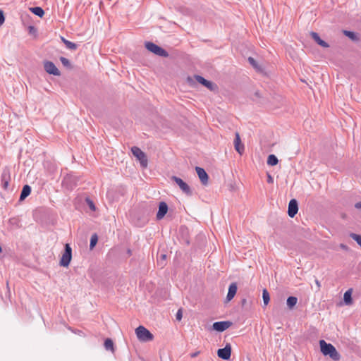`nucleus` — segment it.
Wrapping results in <instances>:
<instances>
[{
	"instance_id": "f257e3e1",
	"label": "nucleus",
	"mask_w": 361,
	"mask_h": 361,
	"mask_svg": "<svg viewBox=\"0 0 361 361\" xmlns=\"http://www.w3.org/2000/svg\"><path fill=\"white\" fill-rule=\"evenodd\" d=\"M319 346L323 355L329 356L334 361H338L341 359V355L331 343H326L324 340H320Z\"/></svg>"
},
{
	"instance_id": "f03ea898",
	"label": "nucleus",
	"mask_w": 361,
	"mask_h": 361,
	"mask_svg": "<svg viewBox=\"0 0 361 361\" xmlns=\"http://www.w3.org/2000/svg\"><path fill=\"white\" fill-rule=\"evenodd\" d=\"M79 178L73 173H68L63 176L61 185L68 190H73L77 185Z\"/></svg>"
},
{
	"instance_id": "7ed1b4c3",
	"label": "nucleus",
	"mask_w": 361,
	"mask_h": 361,
	"mask_svg": "<svg viewBox=\"0 0 361 361\" xmlns=\"http://www.w3.org/2000/svg\"><path fill=\"white\" fill-rule=\"evenodd\" d=\"M145 47L149 51L153 53L154 54L166 58L169 56L168 51L165 50L161 47L154 44L152 42H146L145 43Z\"/></svg>"
},
{
	"instance_id": "20e7f679",
	"label": "nucleus",
	"mask_w": 361,
	"mask_h": 361,
	"mask_svg": "<svg viewBox=\"0 0 361 361\" xmlns=\"http://www.w3.org/2000/svg\"><path fill=\"white\" fill-rule=\"evenodd\" d=\"M72 259V248L69 243L64 245L63 252L59 261V265L63 267H68Z\"/></svg>"
},
{
	"instance_id": "39448f33",
	"label": "nucleus",
	"mask_w": 361,
	"mask_h": 361,
	"mask_svg": "<svg viewBox=\"0 0 361 361\" xmlns=\"http://www.w3.org/2000/svg\"><path fill=\"white\" fill-rule=\"evenodd\" d=\"M135 334L140 341L147 342L154 338L153 334L145 326H139L135 329Z\"/></svg>"
},
{
	"instance_id": "423d86ee",
	"label": "nucleus",
	"mask_w": 361,
	"mask_h": 361,
	"mask_svg": "<svg viewBox=\"0 0 361 361\" xmlns=\"http://www.w3.org/2000/svg\"><path fill=\"white\" fill-rule=\"evenodd\" d=\"M171 179L174 181L180 188V189L182 190L183 193H185L188 196H192V190L190 188V187L188 185L187 183H185L184 180H183L180 178L173 176H171Z\"/></svg>"
},
{
	"instance_id": "0eeeda50",
	"label": "nucleus",
	"mask_w": 361,
	"mask_h": 361,
	"mask_svg": "<svg viewBox=\"0 0 361 361\" xmlns=\"http://www.w3.org/2000/svg\"><path fill=\"white\" fill-rule=\"evenodd\" d=\"M194 78L200 84H201L204 87H207L210 91H212L214 92L218 91L219 87H218L217 85L215 84L214 82L205 79L204 77H202V75H195Z\"/></svg>"
},
{
	"instance_id": "6e6552de",
	"label": "nucleus",
	"mask_w": 361,
	"mask_h": 361,
	"mask_svg": "<svg viewBox=\"0 0 361 361\" xmlns=\"http://www.w3.org/2000/svg\"><path fill=\"white\" fill-rule=\"evenodd\" d=\"M132 154L135 157L139 160L142 167L147 166V158L144 152H142L138 147L134 146L131 148Z\"/></svg>"
},
{
	"instance_id": "1a4fd4ad",
	"label": "nucleus",
	"mask_w": 361,
	"mask_h": 361,
	"mask_svg": "<svg viewBox=\"0 0 361 361\" xmlns=\"http://www.w3.org/2000/svg\"><path fill=\"white\" fill-rule=\"evenodd\" d=\"M232 348L230 343H226L224 348H219L217 350V355L224 360H229L231 359Z\"/></svg>"
},
{
	"instance_id": "9d476101",
	"label": "nucleus",
	"mask_w": 361,
	"mask_h": 361,
	"mask_svg": "<svg viewBox=\"0 0 361 361\" xmlns=\"http://www.w3.org/2000/svg\"><path fill=\"white\" fill-rule=\"evenodd\" d=\"M44 71L49 75H52L54 76H60L61 72L56 66V65L50 61H44Z\"/></svg>"
},
{
	"instance_id": "9b49d317",
	"label": "nucleus",
	"mask_w": 361,
	"mask_h": 361,
	"mask_svg": "<svg viewBox=\"0 0 361 361\" xmlns=\"http://www.w3.org/2000/svg\"><path fill=\"white\" fill-rule=\"evenodd\" d=\"M233 323L231 321L215 322L212 324V329L217 332H223L228 329Z\"/></svg>"
},
{
	"instance_id": "f8f14e48",
	"label": "nucleus",
	"mask_w": 361,
	"mask_h": 361,
	"mask_svg": "<svg viewBox=\"0 0 361 361\" xmlns=\"http://www.w3.org/2000/svg\"><path fill=\"white\" fill-rule=\"evenodd\" d=\"M298 212V202L295 199H291L289 201L288 207V214L290 217L293 218Z\"/></svg>"
},
{
	"instance_id": "ddd939ff",
	"label": "nucleus",
	"mask_w": 361,
	"mask_h": 361,
	"mask_svg": "<svg viewBox=\"0 0 361 361\" xmlns=\"http://www.w3.org/2000/svg\"><path fill=\"white\" fill-rule=\"evenodd\" d=\"M169 210V207L166 202L161 201L159 203L158 212L157 213L156 217L157 220L162 219L165 215L167 214Z\"/></svg>"
},
{
	"instance_id": "4468645a",
	"label": "nucleus",
	"mask_w": 361,
	"mask_h": 361,
	"mask_svg": "<svg viewBox=\"0 0 361 361\" xmlns=\"http://www.w3.org/2000/svg\"><path fill=\"white\" fill-rule=\"evenodd\" d=\"M195 171L200 180L201 183L204 185H207L209 180V176L206 171L203 168L200 166H196Z\"/></svg>"
},
{
	"instance_id": "2eb2a0df",
	"label": "nucleus",
	"mask_w": 361,
	"mask_h": 361,
	"mask_svg": "<svg viewBox=\"0 0 361 361\" xmlns=\"http://www.w3.org/2000/svg\"><path fill=\"white\" fill-rule=\"evenodd\" d=\"M238 290V285L236 282L231 283L228 286V293L226 298V301L229 302L235 297Z\"/></svg>"
},
{
	"instance_id": "dca6fc26",
	"label": "nucleus",
	"mask_w": 361,
	"mask_h": 361,
	"mask_svg": "<svg viewBox=\"0 0 361 361\" xmlns=\"http://www.w3.org/2000/svg\"><path fill=\"white\" fill-rule=\"evenodd\" d=\"M310 36L314 39V41L319 46L324 48H329V44L325 42L324 40L322 39L319 34L316 32L312 31L310 32Z\"/></svg>"
},
{
	"instance_id": "f3484780",
	"label": "nucleus",
	"mask_w": 361,
	"mask_h": 361,
	"mask_svg": "<svg viewBox=\"0 0 361 361\" xmlns=\"http://www.w3.org/2000/svg\"><path fill=\"white\" fill-rule=\"evenodd\" d=\"M234 147L235 149L240 154H242L244 152L245 147L244 145L242 144L240 137L238 133H235V136L234 139Z\"/></svg>"
},
{
	"instance_id": "a211bd4d",
	"label": "nucleus",
	"mask_w": 361,
	"mask_h": 361,
	"mask_svg": "<svg viewBox=\"0 0 361 361\" xmlns=\"http://www.w3.org/2000/svg\"><path fill=\"white\" fill-rule=\"evenodd\" d=\"M343 34L354 42H357L360 41L359 35L354 31L343 30Z\"/></svg>"
},
{
	"instance_id": "6ab92c4d",
	"label": "nucleus",
	"mask_w": 361,
	"mask_h": 361,
	"mask_svg": "<svg viewBox=\"0 0 361 361\" xmlns=\"http://www.w3.org/2000/svg\"><path fill=\"white\" fill-rule=\"evenodd\" d=\"M353 288L348 289L343 295V302L345 305H350L353 304Z\"/></svg>"
},
{
	"instance_id": "aec40b11",
	"label": "nucleus",
	"mask_w": 361,
	"mask_h": 361,
	"mask_svg": "<svg viewBox=\"0 0 361 361\" xmlns=\"http://www.w3.org/2000/svg\"><path fill=\"white\" fill-rule=\"evenodd\" d=\"M31 191V187L29 185H25L21 190L19 200H24L27 197H28L30 195Z\"/></svg>"
},
{
	"instance_id": "412c9836",
	"label": "nucleus",
	"mask_w": 361,
	"mask_h": 361,
	"mask_svg": "<svg viewBox=\"0 0 361 361\" xmlns=\"http://www.w3.org/2000/svg\"><path fill=\"white\" fill-rule=\"evenodd\" d=\"M29 10L32 13L39 18H42L45 13L44 9L40 6L30 7Z\"/></svg>"
},
{
	"instance_id": "4be33fe9",
	"label": "nucleus",
	"mask_w": 361,
	"mask_h": 361,
	"mask_svg": "<svg viewBox=\"0 0 361 361\" xmlns=\"http://www.w3.org/2000/svg\"><path fill=\"white\" fill-rule=\"evenodd\" d=\"M298 302V298L295 296H289L286 300V305L288 309L293 310Z\"/></svg>"
},
{
	"instance_id": "5701e85b",
	"label": "nucleus",
	"mask_w": 361,
	"mask_h": 361,
	"mask_svg": "<svg viewBox=\"0 0 361 361\" xmlns=\"http://www.w3.org/2000/svg\"><path fill=\"white\" fill-rule=\"evenodd\" d=\"M11 180V173L10 169L8 167H5L1 173V181H10Z\"/></svg>"
},
{
	"instance_id": "b1692460",
	"label": "nucleus",
	"mask_w": 361,
	"mask_h": 361,
	"mask_svg": "<svg viewBox=\"0 0 361 361\" xmlns=\"http://www.w3.org/2000/svg\"><path fill=\"white\" fill-rule=\"evenodd\" d=\"M267 163L269 166H274L279 163V159L276 155L269 154L267 157Z\"/></svg>"
},
{
	"instance_id": "393cba45",
	"label": "nucleus",
	"mask_w": 361,
	"mask_h": 361,
	"mask_svg": "<svg viewBox=\"0 0 361 361\" xmlns=\"http://www.w3.org/2000/svg\"><path fill=\"white\" fill-rule=\"evenodd\" d=\"M104 348L106 350L114 351V344L111 338H106L104 343Z\"/></svg>"
},
{
	"instance_id": "a878e982",
	"label": "nucleus",
	"mask_w": 361,
	"mask_h": 361,
	"mask_svg": "<svg viewBox=\"0 0 361 361\" xmlns=\"http://www.w3.org/2000/svg\"><path fill=\"white\" fill-rule=\"evenodd\" d=\"M262 299L264 305L267 306L270 301V295L269 291L266 288H264L262 290Z\"/></svg>"
},
{
	"instance_id": "bb28decb",
	"label": "nucleus",
	"mask_w": 361,
	"mask_h": 361,
	"mask_svg": "<svg viewBox=\"0 0 361 361\" xmlns=\"http://www.w3.org/2000/svg\"><path fill=\"white\" fill-rule=\"evenodd\" d=\"M98 241V236L96 233L92 235L90 241V249L92 250L97 245Z\"/></svg>"
},
{
	"instance_id": "cd10ccee",
	"label": "nucleus",
	"mask_w": 361,
	"mask_h": 361,
	"mask_svg": "<svg viewBox=\"0 0 361 361\" xmlns=\"http://www.w3.org/2000/svg\"><path fill=\"white\" fill-rule=\"evenodd\" d=\"M60 61H61V63L63 64V66L64 67H66V68H67L68 69H71L72 68V64H71V61L68 59H66V58H65L63 56H61L60 57Z\"/></svg>"
},
{
	"instance_id": "c85d7f7f",
	"label": "nucleus",
	"mask_w": 361,
	"mask_h": 361,
	"mask_svg": "<svg viewBox=\"0 0 361 361\" xmlns=\"http://www.w3.org/2000/svg\"><path fill=\"white\" fill-rule=\"evenodd\" d=\"M87 205L89 207L90 209L92 212L96 211V206L94 202L89 197H87L85 200Z\"/></svg>"
},
{
	"instance_id": "c756f323",
	"label": "nucleus",
	"mask_w": 361,
	"mask_h": 361,
	"mask_svg": "<svg viewBox=\"0 0 361 361\" xmlns=\"http://www.w3.org/2000/svg\"><path fill=\"white\" fill-rule=\"evenodd\" d=\"M64 44L66 45V48L70 50H76L78 47L77 44L72 42L69 40H68L66 42L64 41Z\"/></svg>"
},
{
	"instance_id": "7c9ffc66",
	"label": "nucleus",
	"mask_w": 361,
	"mask_h": 361,
	"mask_svg": "<svg viewBox=\"0 0 361 361\" xmlns=\"http://www.w3.org/2000/svg\"><path fill=\"white\" fill-rule=\"evenodd\" d=\"M248 61L250 63V64L255 68L256 69L257 71H261V68L260 66L258 65V63H257V61H255V59L251 56H250L248 58Z\"/></svg>"
},
{
	"instance_id": "2f4dec72",
	"label": "nucleus",
	"mask_w": 361,
	"mask_h": 361,
	"mask_svg": "<svg viewBox=\"0 0 361 361\" xmlns=\"http://www.w3.org/2000/svg\"><path fill=\"white\" fill-rule=\"evenodd\" d=\"M349 236L354 240L361 247V235L357 233H350Z\"/></svg>"
},
{
	"instance_id": "473e14b6",
	"label": "nucleus",
	"mask_w": 361,
	"mask_h": 361,
	"mask_svg": "<svg viewBox=\"0 0 361 361\" xmlns=\"http://www.w3.org/2000/svg\"><path fill=\"white\" fill-rule=\"evenodd\" d=\"M166 259V255L161 254L157 259L158 264L163 267L165 265V261Z\"/></svg>"
},
{
	"instance_id": "72a5a7b5",
	"label": "nucleus",
	"mask_w": 361,
	"mask_h": 361,
	"mask_svg": "<svg viewBox=\"0 0 361 361\" xmlns=\"http://www.w3.org/2000/svg\"><path fill=\"white\" fill-rule=\"evenodd\" d=\"M28 32L31 35H36L37 32V28L33 25H30L28 27Z\"/></svg>"
},
{
	"instance_id": "f704fd0d",
	"label": "nucleus",
	"mask_w": 361,
	"mask_h": 361,
	"mask_svg": "<svg viewBox=\"0 0 361 361\" xmlns=\"http://www.w3.org/2000/svg\"><path fill=\"white\" fill-rule=\"evenodd\" d=\"M182 317H183V312H182V310L181 309H179L176 314V320L178 321H180L182 319Z\"/></svg>"
},
{
	"instance_id": "c9c22d12",
	"label": "nucleus",
	"mask_w": 361,
	"mask_h": 361,
	"mask_svg": "<svg viewBox=\"0 0 361 361\" xmlns=\"http://www.w3.org/2000/svg\"><path fill=\"white\" fill-rule=\"evenodd\" d=\"M4 21H5L4 13L2 10L0 9V26L4 24Z\"/></svg>"
},
{
	"instance_id": "e433bc0d",
	"label": "nucleus",
	"mask_w": 361,
	"mask_h": 361,
	"mask_svg": "<svg viewBox=\"0 0 361 361\" xmlns=\"http://www.w3.org/2000/svg\"><path fill=\"white\" fill-rule=\"evenodd\" d=\"M10 181L1 182V186L4 190H8Z\"/></svg>"
},
{
	"instance_id": "4c0bfd02",
	"label": "nucleus",
	"mask_w": 361,
	"mask_h": 361,
	"mask_svg": "<svg viewBox=\"0 0 361 361\" xmlns=\"http://www.w3.org/2000/svg\"><path fill=\"white\" fill-rule=\"evenodd\" d=\"M267 182L269 183H272L274 182V178L270 174H268L267 176Z\"/></svg>"
},
{
	"instance_id": "58836bf2",
	"label": "nucleus",
	"mask_w": 361,
	"mask_h": 361,
	"mask_svg": "<svg viewBox=\"0 0 361 361\" xmlns=\"http://www.w3.org/2000/svg\"><path fill=\"white\" fill-rule=\"evenodd\" d=\"M187 82L190 84V85H192L194 83V81H193V79L190 77V76H188L187 78Z\"/></svg>"
},
{
	"instance_id": "ea45409f",
	"label": "nucleus",
	"mask_w": 361,
	"mask_h": 361,
	"mask_svg": "<svg viewBox=\"0 0 361 361\" xmlns=\"http://www.w3.org/2000/svg\"><path fill=\"white\" fill-rule=\"evenodd\" d=\"M355 207L356 209H361V201L360 202H356L355 204Z\"/></svg>"
},
{
	"instance_id": "a19ab883",
	"label": "nucleus",
	"mask_w": 361,
	"mask_h": 361,
	"mask_svg": "<svg viewBox=\"0 0 361 361\" xmlns=\"http://www.w3.org/2000/svg\"><path fill=\"white\" fill-rule=\"evenodd\" d=\"M340 247L343 250H348V247L347 245H344V244H341Z\"/></svg>"
},
{
	"instance_id": "79ce46f5",
	"label": "nucleus",
	"mask_w": 361,
	"mask_h": 361,
	"mask_svg": "<svg viewBox=\"0 0 361 361\" xmlns=\"http://www.w3.org/2000/svg\"><path fill=\"white\" fill-rule=\"evenodd\" d=\"M246 303H247V300H246V298H243V299L241 300V305H242V306H243V307H244V306L246 305Z\"/></svg>"
},
{
	"instance_id": "37998d69",
	"label": "nucleus",
	"mask_w": 361,
	"mask_h": 361,
	"mask_svg": "<svg viewBox=\"0 0 361 361\" xmlns=\"http://www.w3.org/2000/svg\"><path fill=\"white\" fill-rule=\"evenodd\" d=\"M200 354V351L195 352L191 354V357H195Z\"/></svg>"
},
{
	"instance_id": "c03bdc74",
	"label": "nucleus",
	"mask_w": 361,
	"mask_h": 361,
	"mask_svg": "<svg viewBox=\"0 0 361 361\" xmlns=\"http://www.w3.org/2000/svg\"><path fill=\"white\" fill-rule=\"evenodd\" d=\"M60 38H61V42L64 44V41H68V39H66L63 36H60Z\"/></svg>"
},
{
	"instance_id": "a18cd8bd",
	"label": "nucleus",
	"mask_w": 361,
	"mask_h": 361,
	"mask_svg": "<svg viewBox=\"0 0 361 361\" xmlns=\"http://www.w3.org/2000/svg\"><path fill=\"white\" fill-rule=\"evenodd\" d=\"M127 254L128 256L132 255V250L130 249L127 250Z\"/></svg>"
},
{
	"instance_id": "49530a36",
	"label": "nucleus",
	"mask_w": 361,
	"mask_h": 361,
	"mask_svg": "<svg viewBox=\"0 0 361 361\" xmlns=\"http://www.w3.org/2000/svg\"><path fill=\"white\" fill-rule=\"evenodd\" d=\"M316 283L318 286V287H320V283L318 280H316Z\"/></svg>"
},
{
	"instance_id": "de8ad7c7",
	"label": "nucleus",
	"mask_w": 361,
	"mask_h": 361,
	"mask_svg": "<svg viewBox=\"0 0 361 361\" xmlns=\"http://www.w3.org/2000/svg\"><path fill=\"white\" fill-rule=\"evenodd\" d=\"M185 242H186V244H187V245H189V244H190V241H189L188 240H185Z\"/></svg>"
},
{
	"instance_id": "09e8293b",
	"label": "nucleus",
	"mask_w": 361,
	"mask_h": 361,
	"mask_svg": "<svg viewBox=\"0 0 361 361\" xmlns=\"http://www.w3.org/2000/svg\"><path fill=\"white\" fill-rule=\"evenodd\" d=\"M2 252V248H1V246L0 245V253Z\"/></svg>"
}]
</instances>
